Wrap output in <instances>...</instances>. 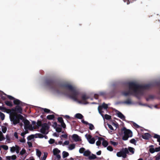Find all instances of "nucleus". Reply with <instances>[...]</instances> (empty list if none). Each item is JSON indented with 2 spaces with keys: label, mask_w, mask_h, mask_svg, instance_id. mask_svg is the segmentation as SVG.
Wrapping results in <instances>:
<instances>
[{
  "label": "nucleus",
  "mask_w": 160,
  "mask_h": 160,
  "mask_svg": "<svg viewBox=\"0 0 160 160\" xmlns=\"http://www.w3.org/2000/svg\"><path fill=\"white\" fill-rule=\"evenodd\" d=\"M46 85L50 88L58 92H63L64 93L66 92L64 91L65 90H69L72 92L69 95V97L74 101L78 102L79 103L86 104L88 103L87 100L89 98V96L85 94H83L81 96V100H79L78 98L79 93L71 85L66 83H58L56 82L54 80L48 79L46 80Z\"/></svg>",
  "instance_id": "f257e3e1"
},
{
  "label": "nucleus",
  "mask_w": 160,
  "mask_h": 160,
  "mask_svg": "<svg viewBox=\"0 0 160 160\" xmlns=\"http://www.w3.org/2000/svg\"><path fill=\"white\" fill-rule=\"evenodd\" d=\"M6 111L8 112V113H10V120L14 125L19 123L20 120L23 119L24 117L22 115L17 114H21L22 111V108L19 105H17L15 108H12L11 109H7Z\"/></svg>",
  "instance_id": "f03ea898"
},
{
  "label": "nucleus",
  "mask_w": 160,
  "mask_h": 160,
  "mask_svg": "<svg viewBox=\"0 0 160 160\" xmlns=\"http://www.w3.org/2000/svg\"><path fill=\"white\" fill-rule=\"evenodd\" d=\"M128 85L129 88L133 90L135 96L137 98L140 96L143 95V92L142 90L148 89L152 87V85L150 84L140 85L132 82H129Z\"/></svg>",
  "instance_id": "7ed1b4c3"
},
{
  "label": "nucleus",
  "mask_w": 160,
  "mask_h": 160,
  "mask_svg": "<svg viewBox=\"0 0 160 160\" xmlns=\"http://www.w3.org/2000/svg\"><path fill=\"white\" fill-rule=\"evenodd\" d=\"M58 121L60 123V124H58L56 122H54L53 126L55 130H62V128L63 129L66 128V125L64 122L63 118L61 117H59L58 118Z\"/></svg>",
  "instance_id": "20e7f679"
},
{
  "label": "nucleus",
  "mask_w": 160,
  "mask_h": 160,
  "mask_svg": "<svg viewBox=\"0 0 160 160\" xmlns=\"http://www.w3.org/2000/svg\"><path fill=\"white\" fill-rule=\"evenodd\" d=\"M24 124V128L25 130H33L36 124V122L34 121H32V124H30L29 121L27 119L22 120Z\"/></svg>",
  "instance_id": "39448f33"
},
{
  "label": "nucleus",
  "mask_w": 160,
  "mask_h": 160,
  "mask_svg": "<svg viewBox=\"0 0 160 160\" xmlns=\"http://www.w3.org/2000/svg\"><path fill=\"white\" fill-rule=\"evenodd\" d=\"M40 127L41 128L40 130H48L49 128V125L48 123H42L41 120H38L36 122L35 127L34 129H38Z\"/></svg>",
  "instance_id": "423d86ee"
},
{
  "label": "nucleus",
  "mask_w": 160,
  "mask_h": 160,
  "mask_svg": "<svg viewBox=\"0 0 160 160\" xmlns=\"http://www.w3.org/2000/svg\"><path fill=\"white\" fill-rule=\"evenodd\" d=\"M129 151L128 149L125 148L122 150L118 152L117 153V156L118 157H122L124 158H125L127 157V154L129 153Z\"/></svg>",
  "instance_id": "0eeeda50"
},
{
  "label": "nucleus",
  "mask_w": 160,
  "mask_h": 160,
  "mask_svg": "<svg viewBox=\"0 0 160 160\" xmlns=\"http://www.w3.org/2000/svg\"><path fill=\"white\" fill-rule=\"evenodd\" d=\"M108 108V105L104 102L101 105L99 106L98 108V110L99 113L103 117L104 115L103 113L104 112L102 110L103 108L104 109H107Z\"/></svg>",
  "instance_id": "6e6552de"
},
{
  "label": "nucleus",
  "mask_w": 160,
  "mask_h": 160,
  "mask_svg": "<svg viewBox=\"0 0 160 160\" xmlns=\"http://www.w3.org/2000/svg\"><path fill=\"white\" fill-rule=\"evenodd\" d=\"M124 136L122 137L123 140H127L129 137H132V132L131 131H123Z\"/></svg>",
  "instance_id": "1a4fd4ad"
},
{
  "label": "nucleus",
  "mask_w": 160,
  "mask_h": 160,
  "mask_svg": "<svg viewBox=\"0 0 160 160\" xmlns=\"http://www.w3.org/2000/svg\"><path fill=\"white\" fill-rule=\"evenodd\" d=\"M85 136L89 143L93 144L95 143V138H92L91 135L87 134Z\"/></svg>",
  "instance_id": "9d476101"
},
{
  "label": "nucleus",
  "mask_w": 160,
  "mask_h": 160,
  "mask_svg": "<svg viewBox=\"0 0 160 160\" xmlns=\"http://www.w3.org/2000/svg\"><path fill=\"white\" fill-rule=\"evenodd\" d=\"M142 138L145 140H148L152 136L150 134L148 133H146L142 135Z\"/></svg>",
  "instance_id": "9b49d317"
},
{
  "label": "nucleus",
  "mask_w": 160,
  "mask_h": 160,
  "mask_svg": "<svg viewBox=\"0 0 160 160\" xmlns=\"http://www.w3.org/2000/svg\"><path fill=\"white\" fill-rule=\"evenodd\" d=\"M129 89V91L127 92H122V94L125 96H127L130 94H133L135 96V94L133 93V90H130Z\"/></svg>",
  "instance_id": "f8f14e48"
},
{
  "label": "nucleus",
  "mask_w": 160,
  "mask_h": 160,
  "mask_svg": "<svg viewBox=\"0 0 160 160\" xmlns=\"http://www.w3.org/2000/svg\"><path fill=\"white\" fill-rule=\"evenodd\" d=\"M132 126L133 127V128L135 129H136L137 128H140V130H143V128L139 126L137 124H136L134 122H133L132 123Z\"/></svg>",
  "instance_id": "ddd939ff"
},
{
  "label": "nucleus",
  "mask_w": 160,
  "mask_h": 160,
  "mask_svg": "<svg viewBox=\"0 0 160 160\" xmlns=\"http://www.w3.org/2000/svg\"><path fill=\"white\" fill-rule=\"evenodd\" d=\"M117 114L118 117L122 119L123 120H125V116L120 112L118 111V112L117 113Z\"/></svg>",
  "instance_id": "4468645a"
},
{
  "label": "nucleus",
  "mask_w": 160,
  "mask_h": 160,
  "mask_svg": "<svg viewBox=\"0 0 160 160\" xmlns=\"http://www.w3.org/2000/svg\"><path fill=\"white\" fill-rule=\"evenodd\" d=\"M13 103L15 105H21L22 103V102L19 100L15 98L13 101Z\"/></svg>",
  "instance_id": "2eb2a0df"
},
{
  "label": "nucleus",
  "mask_w": 160,
  "mask_h": 160,
  "mask_svg": "<svg viewBox=\"0 0 160 160\" xmlns=\"http://www.w3.org/2000/svg\"><path fill=\"white\" fill-rule=\"evenodd\" d=\"M73 139L76 142L79 141L80 139L79 136L77 134H73L72 136Z\"/></svg>",
  "instance_id": "dca6fc26"
},
{
  "label": "nucleus",
  "mask_w": 160,
  "mask_h": 160,
  "mask_svg": "<svg viewBox=\"0 0 160 160\" xmlns=\"http://www.w3.org/2000/svg\"><path fill=\"white\" fill-rule=\"evenodd\" d=\"M101 138L102 140H103L102 143V145L104 147H106L108 145V142L106 140H104V139L102 138Z\"/></svg>",
  "instance_id": "f3484780"
},
{
  "label": "nucleus",
  "mask_w": 160,
  "mask_h": 160,
  "mask_svg": "<svg viewBox=\"0 0 160 160\" xmlns=\"http://www.w3.org/2000/svg\"><path fill=\"white\" fill-rule=\"evenodd\" d=\"M153 138L157 139V141L159 142V145H160V135L156 134H154Z\"/></svg>",
  "instance_id": "a211bd4d"
},
{
  "label": "nucleus",
  "mask_w": 160,
  "mask_h": 160,
  "mask_svg": "<svg viewBox=\"0 0 160 160\" xmlns=\"http://www.w3.org/2000/svg\"><path fill=\"white\" fill-rule=\"evenodd\" d=\"M53 155H55L58 154V153L60 152V151L57 148H55L53 149Z\"/></svg>",
  "instance_id": "6ab92c4d"
},
{
  "label": "nucleus",
  "mask_w": 160,
  "mask_h": 160,
  "mask_svg": "<svg viewBox=\"0 0 160 160\" xmlns=\"http://www.w3.org/2000/svg\"><path fill=\"white\" fill-rule=\"evenodd\" d=\"M75 144L73 143L69 144L68 146V148L69 150H72L75 148Z\"/></svg>",
  "instance_id": "aec40b11"
},
{
  "label": "nucleus",
  "mask_w": 160,
  "mask_h": 160,
  "mask_svg": "<svg viewBox=\"0 0 160 160\" xmlns=\"http://www.w3.org/2000/svg\"><path fill=\"white\" fill-rule=\"evenodd\" d=\"M4 102L7 106L10 107H12L13 106L12 102L10 101H5Z\"/></svg>",
  "instance_id": "412c9836"
},
{
  "label": "nucleus",
  "mask_w": 160,
  "mask_h": 160,
  "mask_svg": "<svg viewBox=\"0 0 160 160\" xmlns=\"http://www.w3.org/2000/svg\"><path fill=\"white\" fill-rule=\"evenodd\" d=\"M35 134H32L28 136L27 138V140L28 141H30L33 139L34 138H35Z\"/></svg>",
  "instance_id": "4be33fe9"
},
{
  "label": "nucleus",
  "mask_w": 160,
  "mask_h": 160,
  "mask_svg": "<svg viewBox=\"0 0 160 160\" xmlns=\"http://www.w3.org/2000/svg\"><path fill=\"white\" fill-rule=\"evenodd\" d=\"M75 117L78 119H82L83 118V116L80 113H77L75 115Z\"/></svg>",
  "instance_id": "5701e85b"
},
{
  "label": "nucleus",
  "mask_w": 160,
  "mask_h": 160,
  "mask_svg": "<svg viewBox=\"0 0 160 160\" xmlns=\"http://www.w3.org/2000/svg\"><path fill=\"white\" fill-rule=\"evenodd\" d=\"M122 103L127 104H130L132 103V101L130 99H128L122 102Z\"/></svg>",
  "instance_id": "b1692460"
},
{
  "label": "nucleus",
  "mask_w": 160,
  "mask_h": 160,
  "mask_svg": "<svg viewBox=\"0 0 160 160\" xmlns=\"http://www.w3.org/2000/svg\"><path fill=\"white\" fill-rule=\"evenodd\" d=\"M88 158L90 160L93 159L95 158H98L96 155L92 154L91 156H89Z\"/></svg>",
  "instance_id": "393cba45"
},
{
  "label": "nucleus",
  "mask_w": 160,
  "mask_h": 160,
  "mask_svg": "<svg viewBox=\"0 0 160 160\" xmlns=\"http://www.w3.org/2000/svg\"><path fill=\"white\" fill-rule=\"evenodd\" d=\"M35 138H43V135L41 133H36L35 134Z\"/></svg>",
  "instance_id": "a878e982"
},
{
  "label": "nucleus",
  "mask_w": 160,
  "mask_h": 160,
  "mask_svg": "<svg viewBox=\"0 0 160 160\" xmlns=\"http://www.w3.org/2000/svg\"><path fill=\"white\" fill-rule=\"evenodd\" d=\"M62 154L63 158H65L67 157L69 155L68 153L66 151H63Z\"/></svg>",
  "instance_id": "bb28decb"
},
{
  "label": "nucleus",
  "mask_w": 160,
  "mask_h": 160,
  "mask_svg": "<svg viewBox=\"0 0 160 160\" xmlns=\"http://www.w3.org/2000/svg\"><path fill=\"white\" fill-rule=\"evenodd\" d=\"M90 153V152L89 150H87L84 152L83 153V155L85 156H89Z\"/></svg>",
  "instance_id": "cd10ccee"
},
{
  "label": "nucleus",
  "mask_w": 160,
  "mask_h": 160,
  "mask_svg": "<svg viewBox=\"0 0 160 160\" xmlns=\"http://www.w3.org/2000/svg\"><path fill=\"white\" fill-rule=\"evenodd\" d=\"M54 118L55 116L54 115H49L47 117V118L48 120L53 119Z\"/></svg>",
  "instance_id": "c85d7f7f"
},
{
  "label": "nucleus",
  "mask_w": 160,
  "mask_h": 160,
  "mask_svg": "<svg viewBox=\"0 0 160 160\" xmlns=\"http://www.w3.org/2000/svg\"><path fill=\"white\" fill-rule=\"evenodd\" d=\"M103 118H105V119L107 120H110L111 118V116L109 115H108L107 114H106L105 115L104 117H103Z\"/></svg>",
  "instance_id": "c756f323"
},
{
  "label": "nucleus",
  "mask_w": 160,
  "mask_h": 160,
  "mask_svg": "<svg viewBox=\"0 0 160 160\" xmlns=\"http://www.w3.org/2000/svg\"><path fill=\"white\" fill-rule=\"evenodd\" d=\"M42 109L46 113H53L49 109H48L43 108H42Z\"/></svg>",
  "instance_id": "7c9ffc66"
},
{
  "label": "nucleus",
  "mask_w": 160,
  "mask_h": 160,
  "mask_svg": "<svg viewBox=\"0 0 160 160\" xmlns=\"http://www.w3.org/2000/svg\"><path fill=\"white\" fill-rule=\"evenodd\" d=\"M36 154L37 156L39 158H40L41 156V152L38 149H36Z\"/></svg>",
  "instance_id": "2f4dec72"
},
{
  "label": "nucleus",
  "mask_w": 160,
  "mask_h": 160,
  "mask_svg": "<svg viewBox=\"0 0 160 160\" xmlns=\"http://www.w3.org/2000/svg\"><path fill=\"white\" fill-rule=\"evenodd\" d=\"M6 110H7V109L6 108L2 106H0V110L2 112H6L8 113V112L7 111H6Z\"/></svg>",
  "instance_id": "473e14b6"
},
{
  "label": "nucleus",
  "mask_w": 160,
  "mask_h": 160,
  "mask_svg": "<svg viewBox=\"0 0 160 160\" xmlns=\"http://www.w3.org/2000/svg\"><path fill=\"white\" fill-rule=\"evenodd\" d=\"M0 139L1 141H2L5 139V138L1 131H0Z\"/></svg>",
  "instance_id": "72a5a7b5"
},
{
  "label": "nucleus",
  "mask_w": 160,
  "mask_h": 160,
  "mask_svg": "<svg viewBox=\"0 0 160 160\" xmlns=\"http://www.w3.org/2000/svg\"><path fill=\"white\" fill-rule=\"evenodd\" d=\"M112 125L114 126L116 128H118V124L116 121H114L112 122Z\"/></svg>",
  "instance_id": "f704fd0d"
},
{
  "label": "nucleus",
  "mask_w": 160,
  "mask_h": 160,
  "mask_svg": "<svg viewBox=\"0 0 160 160\" xmlns=\"http://www.w3.org/2000/svg\"><path fill=\"white\" fill-rule=\"evenodd\" d=\"M26 153V151L24 148H23L22 149V150L20 151V154L21 155H22Z\"/></svg>",
  "instance_id": "c9c22d12"
},
{
  "label": "nucleus",
  "mask_w": 160,
  "mask_h": 160,
  "mask_svg": "<svg viewBox=\"0 0 160 160\" xmlns=\"http://www.w3.org/2000/svg\"><path fill=\"white\" fill-rule=\"evenodd\" d=\"M88 125L89 126V128L90 130H92L94 129V127L92 124L89 123Z\"/></svg>",
  "instance_id": "e433bc0d"
},
{
  "label": "nucleus",
  "mask_w": 160,
  "mask_h": 160,
  "mask_svg": "<svg viewBox=\"0 0 160 160\" xmlns=\"http://www.w3.org/2000/svg\"><path fill=\"white\" fill-rule=\"evenodd\" d=\"M16 147L13 146L10 148V152H14L15 151Z\"/></svg>",
  "instance_id": "4c0bfd02"
},
{
  "label": "nucleus",
  "mask_w": 160,
  "mask_h": 160,
  "mask_svg": "<svg viewBox=\"0 0 160 160\" xmlns=\"http://www.w3.org/2000/svg\"><path fill=\"white\" fill-rule=\"evenodd\" d=\"M16 148L15 151L17 153H18L19 152V151L21 149V148L17 145H16Z\"/></svg>",
  "instance_id": "58836bf2"
},
{
  "label": "nucleus",
  "mask_w": 160,
  "mask_h": 160,
  "mask_svg": "<svg viewBox=\"0 0 160 160\" xmlns=\"http://www.w3.org/2000/svg\"><path fill=\"white\" fill-rule=\"evenodd\" d=\"M5 95H6L7 96V97L8 98V99L10 100H13L15 99V98H14L13 97L10 96L9 95H7L6 94L4 93L3 94Z\"/></svg>",
  "instance_id": "ea45409f"
},
{
  "label": "nucleus",
  "mask_w": 160,
  "mask_h": 160,
  "mask_svg": "<svg viewBox=\"0 0 160 160\" xmlns=\"http://www.w3.org/2000/svg\"><path fill=\"white\" fill-rule=\"evenodd\" d=\"M0 116L1 119L2 120H3L4 119L5 115L3 113L1 112H0Z\"/></svg>",
  "instance_id": "a19ab883"
},
{
  "label": "nucleus",
  "mask_w": 160,
  "mask_h": 160,
  "mask_svg": "<svg viewBox=\"0 0 160 160\" xmlns=\"http://www.w3.org/2000/svg\"><path fill=\"white\" fill-rule=\"evenodd\" d=\"M101 140H102L101 138H99V140L97 141L96 142V144L97 146H99L101 145Z\"/></svg>",
  "instance_id": "79ce46f5"
},
{
  "label": "nucleus",
  "mask_w": 160,
  "mask_h": 160,
  "mask_svg": "<svg viewBox=\"0 0 160 160\" xmlns=\"http://www.w3.org/2000/svg\"><path fill=\"white\" fill-rule=\"evenodd\" d=\"M1 147L3 149L6 150H8V146L6 145H1Z\"/></svg>",
  "instance_id": "37998d69"
},
{
  "label": "nucleus",
  "mask_w": 160,
  "mask_h": 160,
  "mask_svg": "<svg viewBox=\"0 0 160 160\" xmlns=\"http://www.w3.org/2000/svg\"><path fill=\"white\" fill-rule=\"evenodd\" d=\"M128 151H129L130 152H132V154L134 153V149L133 148L129 147L128 148Z\"/></svg>",
  "instance_id": "c03bdc74"
},
{
  "label": "nucleus",
  "mask_w": 160,
  "mask_h": 160,
  "mask_svg": "<svg viewBox=\"0 0 160 160\" xmlns=\"http://www.w3.org/2000/svg\"><path fill=\"white\" fill-rule=\"evenodd\" d=\"M55 141L54 139L50 138L48 141V142L50 144H52L55 143Z\"/></svg>",
  "instance_id": "a18cd8bd"
},
{
  "label": "nucleus",
  "mask_w": 160,
  "mask_h": 160,
  "mask_svg": "<svg viewBox=\"0 0 160 160\" xmlns=\"http://www.w3.org/2000/svg\"><path fill=\"white\" fill-rule=\"evenodd\" d=\"M48 154L47 153H44V155L43 157H41V159L42 160H45L47 157Z\"/></svg>",
  "instance_id": "49530a36"
},
{
  "label": "nucleus",
  "mask_w": 160,
  "mask_h": 160,
  "mask_svg": "<svg viewBox=\"0 0 160 160\" xmlns=\"http://www.w3.org/2000/svg\"><path fill=\"white\" fill-rule=\"evenodd\" d=\"M49 131H40V132L44 135H46L48 133Z\"/></svg>",
  "instance_id": "de8ad7c7"
},
{
  "label": "nucleus",
  "mask_w": 160,
  "mask_h": 160,
  "mask_svg": "<svg viewBox=\"0 0 160 160\" xmlns=\"http://www.w3.org/2000/svg\"><path fill=\"white\" fill-rule=\"evenodd\" d=\"M28 133V131H25L24 132H22L21 133V136L23 137H24L25 135Z\"/></svg>",
  "instance_id": "09e8293b"
},
{
  "label": "nucleus",
  "mask_w": 160,
  "mask_h": 160,
  "mask_svg": "<svg viewBox=\"0 0 160 160\" xmlns=\"http://www.w3.org/2000/svg\"><path fill=\"white\" fill-rule=\"evenodd\" d=\"M130 142L131 143L133 144L134 145H136V141L134 139H132L130 141Z\"/></svg>",
  "instance_id": "8fccbe9b"
},
{
  "label": "nucleus",
  "mask_w": 160,
  "mask_h": 160,
  "mask_svg": "<svg viewBox=\"0 0 160 160\" xmlns=\"http://www.w3.org/2000/svg\"><path fill=\"white\" fill-rule=\"evenodd\" d=\"M85 149L83 148H80L79 150V152L81 153H84Z\"/></svg>",
  "instance_id": "3c124183"
},
{
  "label": "nucleus",
  "mask_w": 160,
  "mask_h": 160,
  "mask_svg": "<svg viewBox=\"0 0 160 160\" xmlns=\"http://www.w3.org/2000/svg\"><path fill=\"white\" fill-rule=\"evenodd\" d=\"M107 149L110 151H112L113 150L112 147L111 146H108L107 148Z\"/></svg>",
  "instance_id": "603ef678"
},
{
  "label": "nucleus",
  "mask_w": 160,
  "mask_h": 160,
  "mask_svg": "<svg viewBox=\"0 0 160 160\" xmlns=\"http://www.w3.org/2000/svg\"><path fill=\"white\" fill-rule=\"evenodd\" d=\"M149 150L150 152L152 153H153L155 152V149L153 148H150Z\"/></svg>",
  "instance_id": "864d4df0"
},
{
  "label": "nucleus",
  "mask_w": 160,
  "mask_h": 160,
  "mask_svg": "<svg viewBox=\"0 0 160 160\" xmlns=\"http://www.w3.org/2000/svg\"><path fill=\"white\" fill-rule=\"evenodd\" d=\"M111 143L114 145V146H116L118 144V143L117 142H113L112 141H110Z\"/></svg>",
  "instance_id": "5fc2aeb1"
},
{
  "label": "nucleus",
  "mask_w": 160,
  "mask_h": 160,
  "mask_svg": "<svg viewBox=\"0 0 160 160\" xmlns=\"http://www.w3.org/2000/svg\"><path fill=\"white\" fill-rule=\"evenodd\" d=\"M55 155L56 156V157L55 158V159H58V160H60V159L61 158V157L60 155L57 154Z\"/></svg>",
  "instance_id": "6e6d98bb"
},
{
  "label": "nucleus",
  "mask_w": 160,
  "mask_h": 160,
  "mask_svg": "<svg viewBox=\"0 0 160 160\" xmlns=\"http://www.w3.org/2000/svg\"><path fill=\"white\" fill-rule=\"evenodd\" d=\"M27 144H28V147L29 148H31V147H32V144L31 142H28Z\"/></svg>",
  "instance_id": "4d7b16f0"
},
{
  "label": "nucleus",
  "mask_w": 160,
  "mask_h": 160,
  "mask_svg": "<svg viewBox=\"0 0 160 160\" xmlns=\"http://www.w3.org/2000/svg\"><path fill=\"white\" fill-rule=\"evenodd\" d=\"M61 137L64 138H68V135L67 134H64L61 135Z\"/></svg>",
  "instance_id": "13d9d810"
},
{
  "label": "nucleus",
  "mask_w": 160,
  "mask_h": 160,
  "mask_svg": "<svg viewBox=\"0 0 160 160\" xmlns=\"http://www.w3.org/2000/svg\"><path fill=\"white\" fill-rule=\"evenodd\" d=\"M17 158V157L16 155H13L11 157V159L12 160H15Z\"/></svg>",
  "instance_id": "bf43d9fd"
},
{
  "label": "nucleus",
  "mask_w": 160,
  "mask_h": 160,
  "mask_svg": "<svg viewBox=\"0 0 160 160\" xmlns=\"http://www.w3.org/2000/svg\"><path fill=\"white\" fill-rule=\"evenodd\" d=\"M63 117L64 118H65L67 119H70V116L67 115H66L65 116L63 115Z\"/></svg>",
  "instance_id": "052dcab7"
},
{
  "label": "nucleus",
  "mask_w": 160,
  "mask_h": 160,
  "mask_svg": "<svg viewBox=\"0 0 160 160\" xmlns=\"http://www.w3.org/2000/svg\"><path fill=\"white\" fill-rule=\"evenodd\" d=\"M123 1L125 2H126L128 4H129L130 3V2H132V0H123Z\"/></svg>",
  "instance_id": "680f3d73"
},
{
  "label": "nucleus",
  "mask_w": 160,
  "mask_h": 160,
  "mask_svg": "<svg viewBox=\"0 0 160 160\" xmlns=\"http://www.w3.org/2000/svg\"><path fill=\"white\" fill-rule=\"evenodd\" d=\"M155 151L156 152H158L159 151H160V147H159L158 148H155Z\"/></svg>",
  "instance_id": "e2e57ef3"
},
{
  "label": "nucleus",
  "mask_w": 160,
  "mask_h": 160,
  "mask_svg": "<svg viewBox=\"0 0 160 160\" xmlns=\"http://www.w3.org/2000/svg\"><path fill=\"white\" fill-rule=\"evenodd\" d=\"M160 159V155L158 154L156 156V160H159Z\"/></svg>",
  "instance_id": "0e129e2a"
},
{
  "label": "nucleus",
  "mask_w": 160,
  "mask_h": 160,
  "mask_svg": "<svg viewBox=\"0 0 160 160\" xmlns=\"http://www.w3.org/2000/svg\"><path fill=\"white\" fill-rule=\"evenodd\" d=\"M108 128L111 129V130H114L112 126L109 124H108Z\"/></svg>",
  "instance_id": "69168bd1"
},
{
  "label": "nucleus",
  "mask_w": 160,
  "mask_h": 160,
  "mask_svg": "<svg viewBox=\"0 0 160 160\" xmlns=\"http://www.w3.org/2000/svg\"><path fill=\"white\" fill-rule=\"evenodd\" d=\"M69 142L68 141H66L64 142L63 144L65 145H68L69 144Z\"/></svg>",
  "instance_id": "338daca9"
},
{
  "label": "nucleus",
  "mask_w": 160,
  "mask_h": 160,
  "mask_svg": "<svg viewBox=\"0 0 160 160\" xmlns=\"http://www.w3.org/2000/svg\"><path fill=\"white\" fill-rule=\"evenodd\" d=\"M14 136L16 138H18V136L17 132H15L14 133Z\"/></svg>",
  "instance_id": "774afa93"
}]
</instances>
